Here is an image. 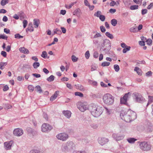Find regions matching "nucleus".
<instances>
[{"label": "nucleus", "mask_w": 153, "mask_h": 153, "mask_svg": "<svg viewBox=\"0 0 153 153\" xmlns=\"http://www.w3.org/2000/svg\"><path fill=\"white\" fill-rule=\"evenodd\" d=\"M120 116L122 120L127 122H130L137 118L136 113L131 110H128L127 112L122 111Z\"/></svg>", "instance_id": "f257e3e1"}, {"label": "nucleus", "mask_w": 153, "mask_h": 153, "mask_svg": "<svg viewBox=\"0 0 153 153\" xmlns=\"http://www.w3.org/2000/svg\"><path fill=\"white\" fill-rule=\"evenodd\" d=\"M89 109L91 114L95 117H98L103 112L102 107L94 104H91L89 106Z\"/></svg>", "instance_id": "f03ea898"}, {"label": "nucleus", "mask_w": 153, "mask_h": 153, "mask_svg": "<svg viewBox=\"0 0 153 153\" xmlns=\"http://www.w3.org/2000/svg\"><path fill=\"white\" fill-rule=\"evenodd\" d=\"M75 146V145L73 142L68 141L62 144L61 149L62 152H68L73 149Z\"/></svg>", "instance_id": "7ed1b4c3"}, {"label": "nucleus", "mask_w": 153, "mask_h": 153, "mask_svg": "<svg viewBox=\"0 0 153 153\" xmlns=\"http://www.w3.org/2000/svg\"><path fill=\"white\" fill-rule=\"evenodd\" d=\"M102 100L104 104L108 105H112L114 101L113 97L109 94H105L103 97Z\"/></svg>", "instance_id": "20e7f679"}, {"label": "nucleus", "mask_w": 153, "mask_h": 153, "mask_svg": "<svg viewBox=\"0 0 153 153\" xmlns=\"http://www.w3.org/2000/svg\"><path fill=\"white\" fill-rule=\"evenodd\" d=\"M77 107L82 112H84L88 108V106L86 102H78Z\"/></svg>", "instance_id": "39448f33"}, {"label": "nucleus", "mask_w": 153, "mask_h": 153, "mask_svg": "<svg viewBox=\"0 0 153 153\" xmlns=\"http://www.w3.org/2000/svg\"><path fill=\"white\" fill-rule=\"evenodd\" d=\"M140 149L144 151H148L151 149V146L150 144L146 142H143L140 144Z\"/></svg>", "instance_id": "423d86ee"}, {"label": "nucleus", "mask_w": 153, "mask_h": 153, "mask_svg": "<svg viewBox=\"0 0 153 153\" xmlns=\"http://www.w3.org/2000/svg\"><path fill=\"white\" fill-rule=\"evenodd\" d=\"M56 137L59 140L65 141L68 138L69 136L65 133H61L57 135Z\"/></svg>", "instance_id": "0eeeda50"}, {"label": "nucleus", "mask_w": 153, "mask_h": 153, "mask_svg": "<svg viewBox=\"0 0 153 153\" xmlns=\"http://www.w3.org/2000/svg\"><path fill=\"white\" fill-rule=\"evenodd\" d=\"M52 127L49 124L46 123H43L41 127V130L43 132H45L50 131L52 129Z\"/></svg>", "instance_id": "6e6552de"}, {"label": "nucleus", "mask_w": 153, "mask_h": 153, "mask_svg": "<svg viewBox=\"0 0 153 153\" xmlns=\"http://www.w3.org/2000/svg\"><path fill=\"white\" fill-rule=\"evenodd\" d=\"M134 99L136 102H140L143 100V98L141 95L138 93H133Z\"/></svg>", "instance_id": "1a4fd4ad"}, {"label": "nucleus", "mask_w": 153, "mask_h": 153, "mask_svg": "<svg viewBox=\"0 0 153 153\" xmlns=\"http://www.w3.org/2000/svg\"><path fill=\"white\" fill-rule=\"evenodd\" d=\"M129 95H131V93L130 92L126 93L123 97L120 98V102L121 104H124L126 105H127V101L129 97Z\"/></svg>", "instance_id": "9d476101"}, {"label": "nucleus", "mask_w": 153, "mask_h": 153, "mask_svg": "<svg viewBox=\"0 0 153 153\" xmlns=\"http://www.w3.org/2000/svg\"><path fill=\"white\" fill-rule=\"evenodd\" d=\"M13 135L16 136H20L23 134V130L20 128H18L15 129L13 132Z\"/></svg>", "instance_id": "9b49d317"}, {"label": "nucleus", "mask_w": 153, "mask_h": 153, "mask_svg": "<svg viewBox=\"0 0 153 153\" xmlns=\"http://www.w3.org/2000/svg\"><path fill=\"white\" fill-rule=\"evenodd\" d=\"M98 143L101 145L103 146L107 143L109 141L108 139L102 137H99L98 138Z\"/></svg>", "instance_id": "f8f14e48"}, {"label": "nucleus", "mask_w": 153, "mask_h": 153, "mask_svg": "<svg viewBox=\"0 0 153 153\" xmlns=\"http://www.w3.org/2000/svg\"><path fill=\"white\" fill-rule=\"evenodd\" d=\"M14 142L13 140H10L9 141H7L4 142V145L5 149L6 150H10L11 149L12 144Z\"/></svg>", "instance_id": "ddd939ff"}, {"label": "nucleus", "mask_w": 153, "mask_h": 153, "mask_svg": "<svg viewBox=\"0 0 153 153\" xmlns=\"http://www.w3.org/2000/svg\"><path fill=\"white\" fill-rule=\"evenodd\" d=\"M113 137L116 140L119 141L122 140L124 138V136L123 135H120L118 134H113Z\"/></svg>", "instance_id": "4468645a"}, {"label": "nucleus", "mask_w": 153, "mask_h": 153, "mask_svg": "<svg viewBox=\"0 0 153 153\" xmlns=\"http://www.w3.org/2000/svg\"><path fill=\"white\" fill-rule=\"evenodd\" d=\"M62 113L64 115L68 118L70 117L71 114V111L68 110L64 111Z\"/></svg>", "instance_id": "2eb2a0df"}, {"label": "nucleus", "mask_w": 153, "mask_h": 153, "mask_svg": "<svg viewBox=\"0 0 153 153\" xmlns=\"http://www.w3.org/2000/svg\"><path fill=\"white\" fill-rule=\"evenodd\" d=\"M19 51L22 53L26 54H28L29 53L28 50L25 47H21L19 48Z\"/></svg>", "instance_id": "dca6fc26"}, {"label": "nucleus", "mask_w": 153, "mask_h": 153, "mask_svg": "<svg viewBox=\"0 0 153 153\" xmlns=\"http://www.w3.org/2000/svg\"><path fill=\"white\" fill-rule=\"evenodd\" d=\"M75 86L76 88L81 91H84L85 90L84 86L81 84L75 85Z\"/></svg>", "instance_id": "f3484780"}, {"label": "nucleus", "mask_w": 153, "mask_h": 153, "mask_svg": "<svg viewBox=\"0 0 153 153\" xmlns=\"http://www.w3.org/2000/svg\"><path fill=\"white\" fill-rule=\"evenodd\" d=\"M81 11L78 8L76 9L74 12V15L76 16L77 17H79L80 16Z\"/></svg>", "instance_id": "a211bd4d"}, {"label": "nucleus", "mask_w": 153, "mask_h": 153, "mask_svg": "<svg viewBox=\"0 0 153 153\" xmlns=\"http://www.w3.org/2000/svg\"><path fill=\"white\" fill-rule=\"evenodd\" d=\"M59 91H56L54 94L50 98V100L51 101H53L57 97L59 93Z\"/></svg>", "instance_id": "6ab92c4d"}, {"label": "nucleus", "mask_w": 153, "mask_h": 153, "mask_svg": "<svg viewBox=\"0 0 153 153\" xmlns=\"http://www.w3.org/2000/svg\"><path fill=\"white\" fill-rule=\"evenodd\" d=\"M39 23V20L36 19H34L33 20V25L35 26V27L36 28L38 27Z\"/></svg>", "instance_id": "aec40b11"}, {"label": "nucleus", "mask_w": 153, "mask_h": 153, "mask_svg": "<svg viewBox=\"0 0 153 153\" xmlns=\"http://www.w3.org/2000/svg\"><path fill=\"white\" fill-rule=\"evenodd\" d=\"M127 140L129 143H133L135 141L137 140V139L134 138H129L127 139Z\"/></svg>", "instance_id": "412c9836"}, {"label": "nucleus", "mask_w": 153, "mask_h": 153, "mask_svg": "<svg viewBox=\"0 0 153 153\" xmlns=\"http://www.w3.org/2000/svg\"><path fill=\"white\" fill-rule=\"evenodd\" d=\"M134 71L137 72V73L140 75H141L142 74V71L140 69V68L137 67H136L134 68Z\"/></svg>", "instance_id": "4be33fe9"}, {"label": "nucleus", "mask_w": 153, "mask_h": 153, "mask_svg": "<svg viewBox=\"0 0 153 153\" xmlns=\"http://www.w3.org/2000/svg\"><path fill=\"white\" fill-rule=\"evenodd\" d=\"M27 29L30 32H32L33 31L34 29L32 23H29Z\"/></svg>", "instance_id": "5701e85b"}, {"label": "nucleus", "mask_w": 153, "mask_h": 153, "mask_svg": "<svg viewBox=\"0 0 153 153\" xmlns=\"http://www.w3.org/2000/svg\"><path fill=\"white\" fill-rule=\"evenodd\" d=\"M53 31L54 32V34L53 35L55 34L60 35L62 33L61 31L58 28H56L54 29Z\"/></svg>", "instance_id": "b1692460"}, {"label": "nucleus", "mask_w": 153, "mask_h": 153, "mask_svg": "<svg viewBox=\"0 0 153 153\" xmlns=\"http://www.w3.org/2000/svg\"><path fill=\"white\" fill-rule=\"evenodd\" d=\"M7 63L6 62H1L0 63V68L2 70L4 68V66L7 65Z\"/></svg>", "instance_id": "393cba45"}, {"label": "nucleus", "mask_w": 153, "mask_h": 153, "mask_svg": "<svg viewBox=\"0 0 153 153\" xmlns=\"http://www.w3.org/2000/svg\"><path fill=\"white\" fill-rule=\"evenodd\" d=\"M76 1H75L74 2L72 3L71 4H66L65 5V7L68 9L71 8L72 6L74 5L75 4H76Z\"/></svg>", "instance_id": "a878e982"}, {"label": "nucleus", "mask_w": 153, "mask_h": 153, "mask_svg": "<svg viewBox=\"0 0 153 153\" xmlns=\"http://www.w3.org/2000/svg\"><path fill=\"white\" fill-rule=\"evenodd\" d=\"M111 22L113 26H115L117 24V21L115 19H113L111 20Z\"/></svg>", "instance_id": "bb28decb"}, {"label": "nucleus", "mask_w": 153, "mask_h": 153, "mask_svg": "<svg viewBox=\"0 0 153 153\" xmlns=\"http://www.w3.org/2000/svg\"><path fill=\"white\" fill-rule=\"evenodd\" d=\"M105 34L108 38L111 39H112L114 38V36L113 35L110 33L108 32H106Z\"/></svg>", "instance_id": "cd10ccee"}, {"label": "nucleus", "mask_w": 153, "mask_h": 153, "mask_svg": "<svg viewBox=\"0 0 153 153\" xmlns=\"http://www.w3.org/2000/svg\"><path fill=\"white\" fill-rule=\"evenodd\" d=\"M130 31L131 32L136 33L138 32V30L137 28L132 27L130 28Z\"/></svg>", "instance_id": "c85d7f7f"}, {"label": "nucleus", "mask_w": 153, "mask_h": 153, "mask_svg": "<svg viewBox=\"0 0 153 153\" xmlns=\"http://www.w3.org/2000/svg\"><path fill=\"white\" fill-rule=\"evenodd\" d=\"M138 8V6L137 5H132L130 7V9L132 10L137 9Z\"/></svg>", "instance_id": "c756f323"}, {"label": "nucleus", "mask_w": 153, "mask_h": 153, "mask_svg": "<svg viewBox=\"0 0 153 153\" xmlns=\"http://www.w3.org/2000/svg\"><path fill=\"white\" fill-rule=\"evenodd\" d=\"M110 62H104L101 64V66L102 67L107 66L110 65Z\"/></svg>", "instance_id": "7c9ffc66"}, {"label": "nucleus", "mask_w": 153, "mask_h": 153, "mask_svg": "<svg viewBox=\"0 0 153 153\" xmlns=\"http://www.w3.org/2000/svg\"><path fill=\"white\" fill-rule=\"evenodd\" d=\"M54 79V76L53 75H51L47 79V81L49 82H52L53 81Z\"/></svg>", "instance_id": "2f4dec72"}, {"label": "nucleus", "mask_w": 153, "mask_h": 153, "mask_svg": "<svg viewBox=\"0 0 153 153\" xmlns=\"http://www.w3.org/2000/svg\"><path fill=\"white\" fill-rule=\"evenodd\" d=\"M41 56L44 58H46L47 56V54L46 52L45 51H43L41 55Z\"/></svg>", "instance_id": "473e14b6"}, {"label": "nucleus", "mask_w": 153, "mask_h": 153, "mask_svg": "<svg viewBox=\"0 0 153 153\" xmlns=\"http://www.w3.org/2000/svg\"><path fill=\"white\" fill-rule=\"evenodd\" d=\"M71 59L73 62H75L78 61V58L74 55H73L71 56Z\"/></svg>", "instance_id": "72a5a7b5"}, {"label": "nucleus", "mask_w": 153, "mask_h": 153, "mask_svg": "<svg viewBox=\"0 0 153 153\" xmlns=\"http://www.w3.org/2000/svg\"><path fill=\"white\" fill-rule=\"evenodd\" d=\"M125 5L127 7H128L131 4L130 1H123Z\"/></svg>", "instance_id": "f704fd0d"}, {"label": "nucleus", "mask_w": 153, "mask_h": 153, "mask_svg": "<svg viewBox=\"0 0 153 153\" xmlns=\"http://www.w3.org/2000/svg\"><path fill=\"white\" fill-rule=\"evenodd\" d=\"M40 65V64L38 62H35L33 63V66L34 68H37Z\"/></svg>", "instance_id": "c9c22d12"}, {"label": "nucleus", "mask_w": 153, "mask_h": 153, "mask_svg": "<svg viewBox=\"0 0 153 153\" xmlns=\"http://www.w3.org/2000/svg\"><path fill=\"white\" fill-rule=\"evenodd\" d=\"M131 47L129 46H128L126 48H124L123 50V53H126L128 51H129L130 50Z\"/></svg>", "instance_id": "e433bc0d"}, {"label": "nucleus", "mask_w": 153, "mask_h": 153, "mask_svg": "<svg viewBox=\"0 0 153 153\" xmlns=\"http://www.w3.org/2000/svg\"><path fill=\"white\" fill-rule=\"evenodd\" d=\"M36 88L37 89V91L39 93H41L42 92V90L41 88V87L39 85L36 86Z\"/></svg>", "instance_id": "4c0bfd02"}, {"label": "nucleus", "mask_w": 153, "mask_h": 153, "mask_svg": "<svg viewBox=\"0 0 153 153\" xmlns=\"http://www.w3.org/2000/svg\"><path fill=\"white\" fill-rule=\"evenodd\" d=\"M101 12L100 11H98L94 14V16L97 17H99L101 15Z\"/></svg>", "instance_id": "58836bf2"}, {"label": "nucleus", "mask_w": 153, "mask_h": 153, "mask_svg": "<svg viewBox=\"0 0 153 153\" xmlns=\"http://www.w3.org/2000/svg\"><path fill=\"white\" fill-rule=\"evenodd\" d=\"M88 82L94 86H97V82L95 81L91 80H89Z\"/></svg>", "instance_id": "ea45409f"}, {"label": "nucleus", "mask_w": 153, "mask_h": 153, "mask_svg": "<svg viewBox=\"0 0 153 153\" xmlns=\"http://www.w3.org/2000/svg\"><path fill=\"white\" fill-rule=\"evenodd\" d=\"M29 91L30 92H33L34 90V87L32 85H29L28 87Z\"/></svg>", "instance_id": "a19ab883"}, {"label": "nucleus", "mask_w": 153, "mask_h": 153, "mask_svg": "<svg viewBox=\"0 0 153 153\" xmlns=\"http://www.w3.org/2000/svg\"><path fill=\"white\" fill-rule=\"evenodd\" d=\"M114 68L116 72L120 70L119 67L117 65H114Z\"/></svg>", "instance_id": "79ce46f5"}, {"label": "nucleus", "mask_w": 153, "mask_h": 153, "mask_svg": "<svg viewBox=\"0 0 153 153\" xmlns=\"http://www.w3.org/2000/svg\"><path fill=\"white\" fill-rule=\"evenodd\" d=\"M85 58L86 59H88L90 56V54L89 53V51H87L85 53Z\"/></svg>", "instance_id": "37998d69"}, {"label": "nucleus", "mask_w": 153, "mask_h": 153, "mask_svg": "<svg viewBox=\"0 0 153 153\" xmlns=\"http://www.w3.org/2000/svg\"><path fill=\"white\" fill-rule=\"evenodd\" d=\"M75 94L76 96H79L81 97H82L83 96V95L82 93L79 92H75Z\"/></svg>", "instance_id": "c03bdc74"}, {"label": "nucleus", "mask_w": 153, "mask_h": 153, "mask_svg": "<svg viewBox=\"0 0 153 153\" xmlns=\"http://www.w3.org/2000/svg\"><path fill=\"white\" fill-rule=\"evenodd\" d=\"M30 153H40V151L37 149H34L31 150L30 152Z\"/></svg>", "instance_id": "a18cd8bd"}, {"label": "nucleus", "mask_w": 153, "mask_h": 153, "mask_svg": "<svg viewBox=\"0 0 153 153\" xmlns=\"http://www.w3.org/2000/svg\"><path fill=\"white\" fill-rule=\"evenodd\" d=\"M23 26L24 28H25L27 24V21L26 20H24L23 22Z\"/></svg>", "instance_id": "49530a36"}, {"label": "nucleus", "mask_w": 153, "mask_h": 153, "mask_svg": "<svg viewBox=\"0 0 153 153\" xmlns=\"http://www.w3.org/2000/svg\"><path fill=\"white\" fill-rule=\"evenodd\" d=\"M15 37L16 39H19L22 38L23 36H20L19 34H16L15 35Z\"/></svg>", "instance_id": "de8ad7c7"}, {"label": "nucleus", "mask_w": 153, "mask_h": 153, "mask_svg": "<svg viewBox=\"0 0 153 153\" xmlns=\"http://www.w3.org/2000/svg\"><path fill=\"white\" fill-rule=\"evenodd\" d=\"M106 42L107 43V44L108 45L109 47H111V44L109 40L108 39H105V40H104V44L105 45V43Z\"/></svg>", "instance_id": "09e8293b"}, {"label": "nucleus", "mask_w": 153, "mask_h": 153, "mask_svg": "<svg viewBox=\"0 0 153 153\" xmlns=\"http://www.w3.org/2000/svg\"><path fill=\"white\" fill-rule=\"evenodd\" d=\"M8 1H1V5L4 6L6 4L8 3Z\"/></svg>", "instance_id": "8fccbe9b"}, {"label": "nucleus", "mask_w": 153, "mask_h": 153, "mask_svg": "<svg viewBox=\"0 0 153 153\" xmlns=\"http://www.w3.org/2000/svg\"><path fill=\"white\" fill-rule=\"evenodd\" d=\"M99 18L102 21H104L105 19V17L104 16L101 15L99 17Z\"/></svg>", "instance_id": "3c124183"}, {"label": "nucleus", "mask_w": 153, "mask_h": 153, "mask_svg": "<svg viewBox=\"0 0 153 153\" xmlns=\"http://www.w3.org/2000/svg\"><path fill=\"white\" fill-rule=\"evenodd\" d=\"M73 153H87V152L85 150H80L77 151H74Z\"/></svg>", "instance_id": "603ef678"}, {"label": "nucleus", "mask_w": 153, "mask_h": 153, "mask_svg": "<svg viewBox=\"0 0 153 153\" xmlns=\"http://www.w3.org/2000/svg\"><path fill=\"white\" fill-rule=\"evenodd\" d=\"M149 99L148 103H151L153 101V97L149 96Z\"/></svg>", "instance_id": "864d4df0"}, {"label": "nucleus", "mask_w": 153, "mask_h": 153, "mask_svg": "<svg viewBox=\"0 0 153 153\" xmlns=\"http://www.w3.org/2000/svg\"><path fill=\"white\" fill-rule=\"evenodd\" d=\"M7 37L4 35H0V39H7Z\"/></svg>", "instance_id": "5fc2aeb1"}, {"label": "nucleus", "mask_w": 153, "mask_h": 153, "mask_svg": "<svg viewBox=\"0 0 153 153\" xmlns=\"http://www.w3.org/2000/svg\"><path fill=\"white\" fill-rule=\"evenodd\" d=\"M146 42L147 45H150L152 43V41L151 39H148L146 40Z\"/></svg>", "instance_id": "6e6d98bb"}, {"label": "nucleus", "mask_w": 153, "mask_h": 153, "mask_svg": "<svg viewBox=\"0 0 153 153\" xmlns=\"http://www.w3.org/2000/svg\"><path fill=\"white\" fill-rule=\"evenodd\" d=\"M93 56L94 58H97L99 56V54L97 52L95 51V52L93 54Z\"/></svg>", "instance_id": "4d7b16f0"}, {"label": "nucleus", "mask_w": 153, "mask_h": 153, "mask_svg": "<svg viewBox=\"0 0 153 153\" xmlns=\"http://www.w3.org/2000/svg\"><path fill=\"white\" fill-rule=\"evenodd\" d=\"M100 29L101 31L103 33L105 32L106 30L105 27L103 26H100Z\"/></svg>", "instance_id": "13d9d810"}, {"label": "nucleus", "mask_w": 153, "mask_h": 153, "mask_svg": "<svg viewBox=\"0 0 153 153\" xmlns=\"http://www.w3.org/2000/svg\"><path fill=\"white\" fill-rule=\"evenodd\" d=\"M147 10L146 9H143L141 11V13L142 15H144L146 14L147 12Z\"/></svg>", "instance_id": "bf43d9fd"}, {"label": "nucleus", "mask_w": 153, "mask_h": 153, "mask_svg": "<svg viewBox=\"0 0 153 153\" xmlns=\"http://www.w3.org/2000/svg\"><path fill=\"white\" fill-rule=\"evenodd\" d=\"M62 31V32L63 33H65L66 31V29L64 27H60Z\"/></svg>", "instance_id": "052dcab7"}, {"label": "nucleus", "mask_w": 153, "mask_h": 153, "mask_svg": "<svg viewBox=\"0 0 153 153\" xmlns=\"http://www.w3.org/2000/svg\"><path fill=\"white\" fill-rule=\"evenodd\" d=\"M32 75L35 77L36 78H39L41 76V75L40 74L36 73L33 74Z\"/></svg>", "instance_id": "680f3d73"}, {"label": "nucleus", "mask_w": 153, "mask_h": 153, "mask_svg": "<svg viewBox=\"0 0 153 153\" xmlns=\"http://www.w3.org/2000/svg\"><path fill=\"white\" fill-rule=\"evenodd\" d=\"M101 36V35L100 33H97L94 36L93 38H96Z\"/></svg>", "instance_id": "e2e57ef3"}, {"label": "nucleus", "mask_w": 153, "mask_h": 153, "mask_svg": "<svg viewBox=\"0 0 153 153\" xmlns=\"http://www.w3.org/2000/svg\"><path fill=\"white\" fill-rule=\"evenodd\" d=\"M117 4L116 2L114 1H112L110 3V5L111 6H113Z\"/></svg>", "instance_id": "0e129e2a"}, {"label": "nucleus", "mask_w": 153, "mask_h": 153, "mask_svg": "<svg viewBox=\"0 0 153 153\" xmlns=\"http://www.w3.org/2000/svg\"><path fill=\"white\" fill-rule=\"evenodd\" d=\"M43 117L46 120H48V117L47 114L45 113H44L43 114Z\"/></svg>", "instance_id": "69168bd1"}, {"label": "nucleus", "mask_w": 153, "mask_h": 153, "mask_svg": "<svg viewBox=\"0 0 153 153\" xmlns=\"http://www.w3.org/2000/svg\"><path fill=\"white\" fill-rule=\"evenodd\" d=\"M1 54L4 57H6L7 56V53L4 51H2L1 53Z\"/></svg>", "instance_id": "338daca9"}, {"label": "nucleus", "mask_w": 153, "mask_h": 153, "mask_svg": "<svg viewBox=\"0 0 153 153\" xmlns=\"http://www.w3.org/2000/svg\"><path fill=\"white\" fill-rule=\"evenodd\" d=\"M153 7V3H151L147 7L148 9H150Z\"/></svg>", "instance_id": "774afa93"}]
</instances>
